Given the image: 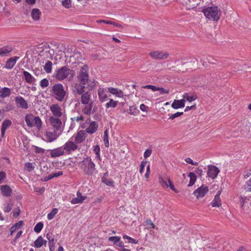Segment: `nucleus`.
<instances>
[{"mask_svg":"<svg viewBox=\"0 0 251 251\" xmlns=\"http://www.w3.org/2000/svg\"><path fill=\"white\" fill-rule=\"evenodd\" d=\"M88 67L84 65L81 67L77 78L78 82L75 84L77 94H81L84 91L85 85L88 81L89 75L88 74Z\"/></svg>","mask_w":251,"mask_h":251,"instance_id":"obj_1","label":"nucleus"},{"mask_svg":"<svg viewBox=\"0 0 251 251\" xmlns=\"http://www.w3.org/2000/svg\"><path fill=\"white\" fill-rule=\"evenodd\" d=\"M52 94L53 97L59 101H63L67 97V93L62 84L57 83L53 85L52 87Z\"/></svg>","mask_w":251,"mask_h":251,"instance_id":"obj_2","label":"nucleus"},{"mask_svg":"<svg viewBox=\"0 0 251 251\" xmlns=\"http://www.w3.org/2000/svg\"><path fill=\"white\" fill-rule=\"evenodd\" d=\"M202 12L209 20L218 21L221 17V12L217 6L208 7L202 10Z\"/></svg>","mask_w":251,"mask_h":251,"instance_id":"obj_3","label":"nucleus"},{"mask_svg":"<svg viewBox=\"0 0 251 251\" xmlns=\"http://www.w3.org/2000/svg\"><path fill=\"white\" fill-rule=\"evenodd\" d=\"M81 168L85 174L91 176L95 171V164L90 158L87 157L82 161Z\"/></svg>","mask_w":251,"mask_h":251,"instance_id":"obj_4","label":"nucleus"},{"mask_svg":"<svg viewBox=\"0 0 251 251\" xmlns=\"http://www.w3.org/2000/svg\"><path fill=\"white\" fill-rule=\"evenodd\" d=\"M25 121L29 127L35 126L38 130L42 127V122L38 116L34 117L31 114L27 115L25 116Z\"/></svg>","mask_w":251,"mask_h":251,"instance_id":"obj_5","label":"nucleus"},{"mask_svg":"<svg viewBox=\"0 0 251 251\" xmlns=\"http://www.w3.org/2000/svg\"><path fill=\"white\" fill-rule=\"evenodd\" d=\"M73 70L64 66L56 71L55 77L57 80L62 81L68 77L69 75H73Z\"/></svg>","mask_w":251,"mask_h":251,"instance_id":"obj_6","label":"nucleus"},{"mask_svg":"<svg viewBox=\"0 0 251 251\" xmlns=\"http://www.w3.org/2000/svg\"><path fill=\"white\" fill-rule=\"evenodd\" d=\"M65 119L64 118H61L50 116L49 119V122L54 130L61 132L63 128L62 121H63Z\"/></svg>","mask_w":251,"mask_h":251,"instance_id":"obj_7","label":"nucleus"},{"mask_svg":"<svg viewBox=\"0 0 251 251\" xmlns=\"http://www.w3.org/2000/svg\"><path fill=\"white\" fill-rule=\"evenodd\" d=\"M50 110L55 117L66 118V114L58 104H53L50 107Z\"/></svg>","mask_w":251,"mask_h":251,"instance_id":"obj_8","label":"nucleus"},{"mask_svg":"<svg viewBox=\"0 0 251 251\" xmlns=\"http://www.w3.org/2000/svg\"><path fill=\"white\" fill-rule=\"evenodd\" d=\"M63 147L65 153L70 154L72 152L75 151L78 149V146L75 141L68 140L63 145Z\"/></svg>","mask_w":251,"mask_h":251,"instance_id":"obj_9","label":"nucleus"},{"mask_svg":"<svg viewBox=\"0 0 251 251\" xmlns=\"http://www.w3.org/2000/svg\"><path fill=\"white\" fill-rule=\"evenodd\" d=\"M159 183L164 188H166L169 187L173 191L177 192V191L175 188L170 178L168 176H166L164 178L161 177H159Z\"/></svg>","mask_w":251,"mask_h":251,"instance_id":"obj_10","label":"nucleus"},{"mask_svg":"<svg viewBox=\"0 0 251 251\" xmlns=\"http://www.w3.org/2000/svg\"><path fill=\"white\" fill-rule=\"evenodd\" d=\"M150 56L156 60H163L169 57V53L163 51H155L151 52L149 54Z\"/></svg>","mask_w":251,"mask_h":251,"instance_id":"obj_11","label":"nucleus"},{"mask_svg":"<svg viewBox=\"0 0 251 251\" xmlns=\"http://www.w3.org/2000/svg\"><path fill=\"white\" fill-rule=\"evenodd\" d=\"M56 131L54 130L53 131H47L44 136V140L50 143L55 141L59 135V134H57Z\"/></svg>","mask_w":251,"mask_h":251,"instance_id":"obj_12","label":"nucleus"},{"mask_svg":"<svg viewBox=\"0 0 251 251\" xmlns=\"http://www.w3.org/2000/svg\"><path fill=\"white\" fill-rule=\"evenodd\" d=\"M208 188L207 186L202 185L196 189L193 194L198 199L203 198L208 192Z\"/></svg>","mask_w":251,"mask_h":251,"instance_id":"obj_13","label":"nucleus"},{"mask_svg":"<svg viewBox=\"0 0 251 251\" xmlns=\"http://www.w3.org/2000/svg\"><path fill=\"white\" fill-rule=\"evenodd\" d=\"M49 151L52 158L57 157L66 154L63 146L53 150H50Z\"/></svg>","mask_w":251,"mask_h":251,"instance_id":"obj_14","label":"nucleus"},{"mask_svg":"<svg viewBox=\"0 0 251 251\" xmlns=\"http://www.w3.org/2000/svg\"><path fill=\"white\" fill-rule=\"evenodd\" d=\"M75 138V143L80 144L82 143L86 139V132L84 130H79L76 134H74L73 136Z\"/></svg>","mask_w":251,"mask_h":251,"instance_id":"obj_15","label":"nucleus"},{"mask_svg":"<svg viewBox=\"0 0 251 251\" xmlns=\"http://www.w3.org/2000/svg\"><path fill=\"white\" fill-rule=\"evenodd\" d=\"M208 176L212 179L216 178L220 172L219 169L215 166H208Z\"/></svg>","mask_w":251,"mask_h":251,"instance_id":"obj_16","label":"nucleus"},{"mask_svg":"<svg viewBox=\"0 0 251 251\" xmlns=\"http://www.w3.org/2000/svg\"><path fill=\"white\" fill-rule=\"evenodd\" d=\"M76 197L73 199L71 202L73 204H77V203H81L85 200H88L87 197L85 196L82 195L81 193L78 191L76 193Z\"/></svg>","mask_w":251,"mask_h":251,"instance_id":"obj_17","label":"nucleus"},{"mask_svg":"<svg viewBox=\"0 0 251 251\" xmlns=\"http://www.w3.org/2000/svg\"><path fill=\"white\" fill-rule=\"evenodd\" d=\"M79 95H81V103L82 104H86L91 102H93L91 100V94L89 92H82L81 94H77Z\"/></svg>","mask_w":251,"mask_h":251,"instance_id":"obj_18","label":"nucleus"},{"mask_svg":"<svg viewBox=\"0 0 251 251\" xmlns=\"http://www.w3.org/2000/svg\"><path fill=\"white\" fill-rule=\"evenodd\" d=\"M15 101L18 107L23 109H27L28 108V104L23 97L20 96L17 97L15 98Z\"/></svg>","mask_w":251,"mask_h":251,"instance_id":"obj_19","label":"nucleus"},{"mask_svg":"<svg viewBox=\"0 0 251 251\" xmlns=\"http://www.w3.org/2000/svg\"><path fill=\"white\" fill-rule=\"evenodd\" d=\"M171 106L175 109L183 108L185 106V100L184 99L175 100L172 103Z\"/></svg>","mask_w":251,"mask_h":251,"instance_id":"obj_20","label":"nucleus"},{"mask_svg":"<svg viewBox=\"0 0 251 251\" xmlns=\"http://www.w3.org/2000/svg\"><path fill=\"white\" fill-rule=\"evenodd\" d=\"M108 91L117 97L123 98L124 97V92L120 89L110 87L108 88Z\"/></svg>","mask_w":251,"mask_h":251,"instance_id":"obj_21","label":"nucleus"},{"mask_svg":"<svg viewBox=\"0 0 251 251\" xmlns=\"http://www.w3.org/2000/svg\"><path fill=\"white\" fill-rule=\"evenodd\" d=\"M98 94L99 98L101 102H104L107 100L108 97L107 96L106 91L104 89L100 88L98 89Z\"/></svg>","mask_w":251,"mask_h":251,"instance_id":"obj_22","label":"nucleus"},{"mask_svg":"<svg viewBox=\"0 0 251 251\" xmlns=\"http://www.w3.org/2000/svg\"><path fill=\"white\" fill-rule=\"evenodd\" d=\"M19 58V57L17 56H14L9 58L6 62L5 68L8 69H12L15 65Z\"/></svg>","mask_w":251,"mask_h":251,"instance_id":"obj_23","label":"nucleus"},{"mask_svg":"<svg viewBox=\"0 0 251 251\" xmlns=\"http://www.w3.org/2000/svg\"><path fill=\"white\" fill-rule=\"evenodd\" d=\"M109 241L113 242L114 244L120 247H124V243L121 241V237L119 236H112L108 239Z\"/></svg>","mask_w":251,"mask_h":251,"instance_id":"obj_24","label":"nucleus"},{"mask_svg":"<svg viewBox=\"0 0 251 251\" xmlns=\"http://www.w3.org/2000/svg\"><path fill=\"white\" fill-rule=\"evenodd\" d=\"M182 97L189 102H192L197 99V95L194 93L191 92L184 94Z\"/></svg>","mask_w":251,"mask_h":251,"instance_id":"obj_25","label":"nucleus"},{"mask_svg":"<svg viewBox=\"0 0 251 251\" xmlns=\"http://www.w3.org/2000/svg\"><path fill=\"white\" fill-rule=\"evenodd\" d=\"M0 190L2 195L5 197L10 196L12 193L11 189L7 185H2L0 187Z\"/></svg>","mask_w":251,"mask_h":251,"instance_id":"obj_26","label":"nucleus"},{"mask_svg":"<svg viewBox=\"0 0 251 251\" xmlns=\"http://www.w3.org/2000/svg\"><path fill=\"white\" fill-rule=\"evenodd\" d=\"M23 75L25 81L29 83L33 84L35 81V78L28 72L24 71Z\"/></svg>","mask_w":251,"mask_h":251,"instance_id":"obj_27","label":"nucleus"},{"mask_svg":"<svg viewBox=\"0 0 251 251\" xmlns=\"http://www.w3.org/2000/svg\"><path fill=\"white\" fill-rule=\"evenodd\" d=\"M11 122L10 120H5L2 123L1 128V137H3L5 134L6 130L11 126Z\"/></svg>","mask_w":251,"mask_h":251,"instance_id":"obj_28","label":"nucleus"},{"mask_svg":"<svg viewBox=\"0 0 251 251\" xmlns=\"http://www.w3.org/2000/svg\"><path fill=\"white\" fill-rule=\"evenodd\" d=\"M98 128L97 123L95 121L91 122L88 127L86 128L85 132L89 133H93L96 131Z\"/></svg>","mask_w":251,"mask_h":251,"instance_id":"obj_29","label":"nucleus"},{"mask_svg":"<svg viewBox=\"0 0 251 251\" xmlns=\"http://www.w3.org/2000/svg\"><path fill=\"white\" fill-rule=\"evenodd\" d=\"M11 93L10 89L3 87L0 89V98H4L9 97Z\"/></svg>","mask_w":251,"mask_h":251,"instance_id":"obj_30","label":"nucleus"},{"mask_svg":"<svg viewBox=\"0 0 251 251\" xmlns=\"http://www.w3.org/2000/svg\"><path fill=\"white\" fill-rule=\"evenodd\" d=\"M13 50L11 46H4L0 49V55L5 56Z\"/></svg>","mask_w":251,"mask_h":251,"instance_id":"obj_31","label":"nucleus"},{"mask_svg":"<svg viewBox=\"0 0 251 251\" xmlns=\"http://www.w3.org/2000/svg\"><path fill=\"white\" fill-rule=\"evenodd\" d=\"M212 205L213 207H219L221 205L220 192H218L215 195V198L212 202Z\"/></svg>","mask_w":251,"mask_h":251,"instance_id":"obj_32","label":"nucleus"},{"mask_svg":"<svg viewBox=\"0 0 251 251\" xmlns=\"http://www.w3.org/2000/svg\"><path fill=\"white\" fill-rule=\"evenodd\" d=\"M41 12L39 9L34 8L31 11V17L34 21H37L40 19Z\"/></svg>","mask_w":251,"mask_h":251,"instance_id":"obj_33","label":"nucleus"},{"mask_svg":"<svg viewBox=\"0 0 251 251\" xmlns=\"http://www.w3.org/2000/svg\"><path fill=\"white\" fill-rule=\"evenodd\" d=\"M93 102L86 104L82 109V112L85 115H90L92 111Z\"/></svg>","mask_w":251,"mask_h":251,"instance_id":"obj_34","label":"nucleus"},{"mask_svg":"<svg viewBox=\"0 0 251 251\" xmlns=\"http://www.w3.org/2000/svg\"><path fill=\"white\" fill-rule=\"evenodd\" d=\"M241 203L242 206L244 208L246 206H248L249 204L251 206V196L250 197H242L241 199Z\"/></svg>","mask_w":251,"mask_h":251,"instance_id":"obj_35","label":"nucleus"},{"mask_svg":"<svg viewBox=\"0 0 251 251\" xmlns=\"http://www.w3.org/2000/svg\"><path fill=\"white\" fill-rule=\"evenodd\" d=\"M46 241H45L41 236L38 238L34 242V246L37 248H41L44 244L46 243Z\"/></svg>","mask_w":251,"mask_h":251,"instance_id":"obj_36","label":"nucleus"},{"mask_svg":"<svg viewBox=\"0 0 251 251\" xmlns=\"http://www.w3.org/2000/svg\"><path fill=\"white\" fill-rule=\"evenodd\" d=\"M188 176L190 177V181L188 186H191L195 184L197 179V176L195 174L192 172H190Z\"/></svg>","mask_w":251,"mask_h":251,"instance_id":"obj_37","label":"nucleus"},{"mask_svg":"<svg viewBox=\"0 0 251 251\" xmlns=\"http://www.w3.org/2000/svg\"><path fill=\"white\" fill-rule=\"evenodd\" d=\"M118 103V101H115L113 99H110L109 101L105 104V106L106 108H115L117 106Z\"/></svg>","mask_w":251,"mask_h":251,"instance_id":"obj_38","label":"nucleus"},{"mask_svg":"<svg viewBox=\"0 0 251 251\" xmlns=\"http://www.w3.org/2000/svg\"><path fill=\"white\" fill-rule=\"evenodd\" d=\"M181 3L187 10L194 8V7H191V6H190L192 3V0H182Z\"/></svg>","mask_w":251,"mask_h":251,"instance_id":"obj_39","label":"nucleus"},{"mask_svg":"<svg viewBox=\"0 0 251 251\" xmlns=\"http://www.w3.org/2000/svg\"><path fill=\"white\" fill-rule=\"evenodd\" d=\"M22 225V221H19L14 224L10 228V235H12L17 229L19 228Z\"/></svg>","mask_w":251,"mask_h":251,"instance_id":"obj_40","label":"nucleus"},{"mask_svg":"<svg viewBox=\"0 0 251 251\" xmlns=\"http://www.w3.org/2000/svg\"><path fill=\"white\" fill-rule=\"evenodd\" d=\"M44 69L47 73H50L52 70V63L50 61H48L46 63Z\"/></svg>","mask_w":251,"mask_h":251,"instance_id":"obj_41","label":"nucleus"},{"mask_svg":"<svg viewBox=\"0 0 251 251\" xmlns=\"http://www.w3.org/2000/svg\"><path fill=\"white\" fill-rule=\"evenodd\" d=\"M103 140L105 146L108 148L109 147V141L107 129L105 130L104 132Z\"/></svg>","mask_w":251,"mask_h":251,"instance_id":"obj_42","label":"nucleus"},{"mask_svg":"<svg viewBox=\"0 0 251 251\" xmlns=\"http://www.w3.org/2000/svg\"><path fill=\"white\" fill-rule=\"evenodd\" d=\"M58 210L57 208H53L51 211L47 215L48 219L50 220L52 219L55 215L57 213Z\"/></svg>","mask_w":251,"mask_h":251,"instance_id":"obj_43","label":"nucleus"},{"mask_svg":"<svg viewBox=\"0 0 251 251\" xmlns=\"http://www.w3.org/2000/svg\"><path fill=\"white\" fill-rule=\"evenodd\" d=\"M102 182L105 183L106 185L109 186H114V181L111 179H107L105 177H102L101 179Z\"/></svg>","mask_w":251,"mask_h":251,"instance_id":"obj_44","label":"nucleus"},{"mask_svg":"<svg viewBox=\"0 0 251 251\" xmlns=\"http://www.w3.org/2000/svg\"><path fill=\"white\" fill-rule=\"evenodd\" d=\"M43 224L42 222L38 223L34 227V230L35 232L39 233L43 227Z\"/></svg>","mask_w":251,"mask_h":251,"instance_id":"obj_45","label":"nucleus"},{"mask_svg":"<svg viewBox=\"0 0 251 251\" xmlns=\"http://www.w3.org/2000/svg\"><path fill=\"white\" fill-rule=\"evenodd\" d=\"M123 238L125 239H127L128 240V242L129 243H133V244H137L138 241L135 240L134 239L128 236L127 235L124 234L123 235Z\"/></svg>","mask_w":251,"mask_h":251,"instance_id":"obj_46","label":"nucleus"},{"mask_svg":"<svg viewBox=\"0 0 251 251\" xmlns=\"http://www.w3.org/2000/svg\"><path fill=\"white\" fill-rule=\"evenodd\" d=\"M139 112V111L134 106H130L128 110V113L131 115H135Z\"/></svg>","mask_w":251,"mask_h":251,"instance_id":"obj_47","label":"nucleus"},{"mask_svg":"<svg viewBox=\"0 0 251 251\" xmlns=\"http://www.w3.org/2000/svg\"><path fill=\"white\" fill-rule=\"evenodd\" d=\"M71 120L73 122H76L81 123V122L84 120V117L82 115H79L76 117L71 118Z\"/></svg>","mask_w":251,"mask_h":251,"instance_id":"obj_48","label":"nucleus"},{"mask_svg":"<svg viewBox=\"0 0 251 251\" xmlns=\"http://www.w3.org/2000/svg\"><path fill=\"white\" fill-rule=\"evenodd\" d=\"M46 236L50 245L53 246L54 245V238L53 235L50 233H47Z\"/></svg>","mask_w":251,"mask_h":251,"instance_id":"obj_49","label":"nucleus"},{"mask_svg":"<svg viewBox=\"0 0 251 251\" xmlns=\"http://www.w3.org/2000/svg\"><path fill=\"white\" fill-rule=\"evenodd\" d=\"M49 84V80L46 78L42 79L40 81V85L42 88H45L48 86Z\"/></svg>","mask_w":251,"mask_h":251,"instance_id":"obj_50","label":"nucleus"},{"mask_svg":"<svg viewBox=\"0 0 251 251\" xmlns=\"http://www.w3.org/2000/svg\"><path fill=\"white\" fill-rule=\"evenodd\" d=\"M12 205L9 203H6L4 205L3 211L5 212H9L12 209Z\"/></svg>","mask_w":251,"mask_h":251,"instance_id":"obj_51","label":"nucleus"},{"mask_svg":"<svg viewBox=\"0 0 251 251\" xmlns=\"http://www.w3.org/2000/svg\"><path fill=\"white\" fill-rule=\"evenodd\" d=\"M183 114V113L182 112H177L175 114H170V115H169V116H170L169 119H171V120H174L176 118L182 115Z\"/></svg>","mask_w":251,"mask_h":251,"instance_id":"obj_52","label":"nucleus"},{"mask_svg":"<svg viewBox=\"0 0 251 251\" xmlns=\"http://www.w3.org/2000/svg\"><path fill=\"white\" fill-rule=\"evenodd\" d=\"M62 4L66 8H69L71 6V0H64L62 1Z\"/></svg>","mask_w":251,"mask_h":251,"instance_id":"obj_53","label":"nucleus"},{"mask_svg":"<svg viewBox=\"0 0 251 251\" xmlns=\"http://www.w3.org/2000/svg\"><path fill=\"white\" fill-rule=\"evenodd\" d=\"M147 163V161H142L141 162L140 166V170H139V172L141 174H142V173H143L145 166Z\"/></svg>","mask_w":251,"mask_h":251,"instance_id":"obj_54","label":"nucleus"},{"mask_svg":"<svg viewBox=\"0 0 251 251\" xmlns=\"http://www.w3.org/2000/svg\"><path fill=\"white\" fill-rule=\"evenodd\" d=\"M245 188L247 191H251V177L246 183Z\"/></svg>","mask_w":251,"mask_h":251,"instance_id":"obj_55","label":"nucleus"},{"mask_svg":"<svg viewBox=\"0 0 251 251\" xmlns=\"http://www.w3.org/2000/svg\"><path fill=\"white\" fill-rule=\"evenodd\" d=\"M152 153V150L151 149H147L144 153V157L145 158H147L149 157Z\"/></svg>","mask_w":251,"mask_h":251,"instance_id":"obj_56","label":"nucleus"},{"mask_svg":"<svg viewBox=\"0 0 251 251\" xmlns=\"http://www.w3.org/2000/svg\"><path fill=\"white\" fill-rule=\"evenodd\" d=\"M185 161L186 163L190 164L193 165H198V163L197 162H194L190 158H187L185 159Z\"/></svg>","mask_w":251,"mask_h":251,"instance_id":"obj_57","label":"nucleus"},{"mask_svg":"<svg viewBox=\"0 0 251 251\" xmlns=\"http://www.w3.org/2000/svg\"><path fill=\"white\" fill-rule=\"evenodd\" d=\"M87 86L88 87L90 88L91 89L95 87L96 83L94 81H91V80H88V82L87 83Z\"/></svg>","mask_w":251,"mask_h":251,"instance_id":"obj_58","label":"nucleus"},{"mask_svg":"<svg viewBox=\"0 0 251 251\" xmlns=\"http://www.w3.org/2000/svg\"><path fill=\"white\" fill-rule=\"evenodd\" d=\"M150 174V165H149L147 167L146 173V174L145 175V176L147 178V180H148V178H149Z\"/></svg>","mask_w":251,"mask_h":251,"instance_id":"obj_59","label":"nucleus"},{"mask_svg":"<svg viewBox=\"0 0 251 251\" xmlns=\"http://www.w3.org/2000/svg\"><path fill=\"white\" fill-rule=\"evenodd\" d=\"M25 166L26 168L28 169V171L29 172L31 171L34 168L32 164L31 163H25Z\"/></svg>","mask_w":251,"mask_h":251,"instance_id":"obj_60","label":"nucleus"},{"mask_svg":"<svg viewBox=\"0 0 251 251\" xmlns=\"http://www.w3.org/2000/svg\"><path fill=\"white\" fill-rule=\"evenodd\" d=\"M146 222L147 225H149L151 226V228H155V226H154V224L152 222V221H151V219H147L146 220Z\"/></svg>","mask_w":251,"mask_h":251,"instance_id":"obj_61","label":"nucleus"},{"mask_svg":"<svg viewBox=\"0 0 251 251\" xmlns=\"http://www.w3.org/2000/svg\"><path fill=\"white\" fill-rule=\"evenodd\" d=\"M93 151L95 153V154H98L100 153V149L98 145H96L93 147Z\"/></svg>","mask_w":251,"mask_h":251,"instance_id":"obj_62","label":"nucleus"},{"mask_svg":"<svg viewBox=\"0 0 251 251\" xmlns=\"http://www.w3.org/2000/svg\"><path fill=\"white\" fill-rule=\"evenodd\" d=\"M34 150L36 153H44L45 151V150L43 149L38 147H35Z\"/></svg>","mask_w":251,"mask_h":251,"instance_id":"obj_63","label":"nucleus"},{"mask_svg":"<svg viewBox=\"0 0 251 251\" xmlns=\"http://www.w3.org/2000/svg\"><path fill=\"white\" fill-rule=\"evenodd\" d=\"M192 3L190 6H191V7H194L195 8L199 3V0H192Z\"/></svg>","mask_w":251,"mask_h":251,"instance_id":"obj_64","label":"nucleus"}]
</instances>
